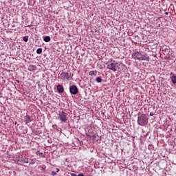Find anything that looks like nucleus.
Segmentation results:
<instances>
[{"instance_id":"412c9836","label":"nucleus","mask_w":176,"mask_h":176,"mask_svg":"<svg viewBox=\"0 0 176 176\" xmlns=\"http://www.w3.org/2000/svg\"><path fill=\"white\" fill-rule=\"evenodd\" d=\"M150 116H153V113L151 112L150 113Z\"/></svg>"},{"instance_id":"0eeeda50","label":"nucleus","mask_w":176,"mask_h":176,"mask_svg":"<svg viewBox=\"0 0 176 176\" xmlns=\"http://www.w3.org/2000/svg\"><path fill=\"white\" fill-rule=\"evenodd\" d=\"M57 91L58 93H64V87H63L61 85H58L57 86Z\"/></svg>"},{"instance_id":"a211bd4d","label":"nucleus","mask_w":176,"mask_h":176,"mask_svg":"<svg viewBox=\"0 0 176 176\" xmlns=\"http://www.w3.org/2000/svg\"><path fill=\"white\" fill-rule=\"evenodd\" d=\"M71 176H78V175H76V174L75 173H71Z\"/></svg>"},{"instance_id":"dca6fc26","label":"nucleus","mask_w":176,"mask_h":176,"mask_svg":"<svg viewBox=\"0 0 176 176\" xmlns=\"http://www.w3.org/2000/svg\"><path fill=\"white\" fill-rule=\"evenodd\" d=\"M89 75H90L91 76H93V75H94V71H90V72H89Z\"/></svg>"},{"instance_id":"ddd939ff","label":"nucleus","mask_w":176,"mask_h":176,"mask_svg":"<svg viewBox=\"0 0 176 176\" xmlns=\"http://www.w3.org/2000/svg\"><path fill=\"white\" fill-rule=\"evenodd\" d=\"M36 53L37 54H41V53H42V48H38L36 50Z\"/></svg>"},{"instance_id":"423d86ee","label":"nucleus","mask_w":176,"mask_h":176,"mask_svg":"<svg viewBox=\"0 0 176 176\" xmlns=\"http://www.w3.org/2000/svg\"><path fill=\"white\" fill-rule=\"evenodd\" d=\"M69 91L71 94L76 96V94H78V87L75 85H72L69 87Z\"/></svg>"},{"instance_id":"f8f14e48","label":"nucleus","mask_w":176,"mask_h":176,"mask_svg":"<svg viewBox=\"0 0 176 176\" xmlns=\"http://www.w3.org/2000/svg\"><path fill=\"white\" fill-rule=\"evenodd\" d=\"M96 82L98 83H101L102 82V78H101V77H97L96 78Z\"/></svg>"},{"instance_id":"f03ea898","label":"nucleus","mask_w":176,"mask_h":176,"mask_svg":"<svg viewBox=\"0 0 176 176\" xmlns=\"http://www.w3.org/2000/svg\"><path fill=\"white\" fill-rule=\"evenodd\" d=\"M122 65V63L113 60V62H109L107 63V69L113 72H116V71H120V67Z\"/></svg>"},{"instance_id":"9d476101","label":"nucleus","mask_w":176,"mask_h":176,"mask_svg":"<svg viewBox=\"0 0 176 176\" xmlns=\"http://www.w3.org/2000/svg\"><path fill=\"white\" fill-rule=\"evenodd\" d=\"M44 42H50L51 38L50 36H46L44 38H43Z\"/></svg>"},{"instance_id":"7ed1b4c3","label":"nucleus","mask_w":176,"mask_h":176,"mask_svg":"<svg viewBox=\"0 0 176 176\" xmlns=\"http://www.w3.org/2000/svg\"><path fill=\"white\" fill-rule=\"evenodd\" d=\"M138 124L139 126H146L148 124V118L145 114H142L138 118Z\"/></svg>"},{"instance_id":"9b49d317","label":"nucleus","mask_w":176,"mask_h":176,"mask_svg":"<svg viewBox=\"0 0 176 176\" xmlns=\"http://www.w3.org/2000/svg\"><path fill=\"white\" fill-rule=\"evenodd\" d=\"M36 154L38 156H41V157H45V155H43V153H41L39 151L36 152Z\"/></svg>"},{"instance_id":"4468645a","label":"nucleus","mask_w":176,"mask_h":176,"mask_svg":"<svg viewBox=\"0 0 176 176\" xmlns=\"http://www.w3.org/2000/svg\"><path fill=\"white\" fill-rule=\"evenodd\" d=\"M23 41H24V42H28V36H24Z\"/></svg>"},{"instance_id":"6e6552de","label":"nucleus","mask_w":176,"mask_h":176,"mask_svg":"<svg viewBox=\"0 0 176 176\" xmlns=\"http://www.w3.org/2000/svg\"><path fill=\"white\" fill-rule=\"evenodd\" d=\"M170 76L173 75L170 77V79L172 80V82L173 83V85H176V76L174 75V73H170Z\"/></svg>"},{"instance_id":"1a4fd4ad","label":"nucleus","mask_w":176,"mask_h":176,"mask_svg":"<svg viewBox=\"0 0 176 176\" xmlns=\"http://www.w3.org/2000/svg\"><path fill=\"white\" fill-rule=\"evenodd\" d=\"M29 71H36V66L35 65H30L28 67Z\"/></svg>"},{"instance_id":"2eb2a0df","label":"nucleus","mask_w":176,"mask_h":176,"mask_svg":"<svg viewBox=\"0 0 176 176\" xmlns=\"http://www.w3.org/2000/svg\"><path fill=\"white\" fill-rule=\"evenodd\" d=\"M51 175H52V176L57 175V173H56L55 171H52L51 173Z\"/></svg>"},{"instance_id":"5701e85b","label":"nucleus","mask_w":176,"mask_h":176,"mask_svg":"<svg viewBox=\"0 0 176 176\" xmlns=\"http://www.w3.org/2000/svg\"><path fill=\"white\" fill-rule=\"evenodd\" d=\"M166 14H168V13L166 12Z\"/></svg>"},{"instance_id":"39448f33","label":"nucleus","mask_w":176,"mask_h":176,"mask_svg":"<svg viewBox=\"0 0 176 176\" xmlns=\"http://www.w3.org/2000/svg\"><path fill=\"white\" fill-rule=\"evenodd\" d=\"M58 120H60V122L65 123L67 120H68V116H67V113L64 111H59L58 114Z\"/></svg>"},{"instance_id":"aec40b11","label":"nucleus","mask_w":176,"mask_h":176,"mask_svg":"<svg viewBox=\"0 0 176 176\" xmlns=\"http://www.w3.org/2000/svg\"><path fill=\"white\" fill-rule=\"evenodd\" d=\"M60 171V169L58 168H56V173H58Z\"/></svg>"},{"instance_id":"6ab92c4d","label":"nucleus","mask_w":176,"mask_h":176,"mask_svg":"<svg viewBox=\"0 0 176 176\" xmlns=\"http://www.w3.org/2000/svg\"><path fill=\"white\" fill-rule=\"evenodd\" d=\"M30 120V116H26V120Z\"/></svg>"},{"instance_id":"20e7f679","label":"nucleus","mask_w":176,"mask_h":176,"mask_svg":"<svg viewBox=\"0 0 176 176\" xmlns=\"http://www.w3.org/2000/svg\"><path fill=\"white\" fill-rule=\"evenodd\" d=\"M58 78L61 80H71V79H72L71 74L65 72H62V73L58 76Z\"/></svg>"},{"instance_id":"f3484780","label":"nucleus","mask_w":176,"mask_h":176,"mask_svg":"<svg viewBox=\"0 0 176 176\" xmlns=\"http://www.w3.org/2000/svg\"><path fill=\"white\" fill-rule=\"evenodd\" d=\"M77 176H85V175L83 173H80Z\"/></svg>"},{"instance_id":"4be33fe9","label":"nucleus","mask_w":176,"mask_h":176,"mask_svg":"<svg viewBox=\"0 0 176 176\" xmlns=\"http://www.w3.org/2000/svg\"><path fill=\"white\" fill-rule=\"evenodd\" d=\"M25 163H28V160H26L25 161Z\"/></svg>"},{"instance_id":"f257e3e1","label":"nucleus","mask_w":176,"mask_h":176,"mask_svg":"<svg viewBox=\"0 0 176 176\" xmlns=\"http://www.w3.org/2000/svg\"><path fill=\"white\" fill-rule=\"evenodd\" d=\"M132 58L133 60H138V61H150L151 58L146 54H142L140 52H135L132 54Z\"/></svg>"}]
</instances>
